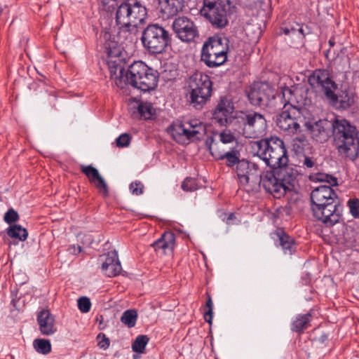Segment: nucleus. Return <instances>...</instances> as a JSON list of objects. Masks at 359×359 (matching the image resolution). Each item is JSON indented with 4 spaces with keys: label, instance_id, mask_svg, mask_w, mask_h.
Returning a JSON list of instances; mask_svg holds the SVG:
<instances>
[{
    "label": "nucleus",
    "instance_id": "nucleus-26",
    "mask_svg": "<svg viewBox=\"0 0 359 359\" xmlns=\"http://www.w3.org/2000/svg\"><path fill=\"white\" fill-rule=\"evenodd\" d=\"M158 10L163 18H168L181 11L183 8L182 0H158Z\"/></svg>",
    "mask_w": 359,
    "mask_h": 359
},
{
    "label": "nucleus",
    "instance_id": "nucleus-3",
    "mask_svg": "<svg viewBox=\"0 0 359 359\" xmlns=\"http://www.w3.org/2000/svg\"><path fill=\"white\" fill-rule=\"evenodd\" d=\"M296 179V171L291 168L270 169L261 174L259 181L266 191L280 198L292 189Z\"/></svg>",
    "mask_w": 359,
    "mask_h": 359
},
{
    "label": "nucleus",
    "instance_id": "nucleus-9",
    "mask_svg": "<svg viewBox=\"0 0 359 359\" xmlns=\"http://www.w3.org/2000/svg\"><path fill=\"white\" fill-rule=\"evenodd\" d=\"M228 40L226 38H210L203 46L201 61L209 67H216L223 65L227 59L229 50Z\"/></svg>",
    "mask_w": 359,
    "mask_h": 359
},
{
    "label": "nucleus",
    "instance_id": "nucleus-48",
    "mask_svg": "<svg viewBox=\"0 0 359 359\" xmlns=\"http://www.w3.org/2000/svg\"><path fill=\"white\" fill-rule=\"evenodd\" d=\"M69 252L73 255H78L82 251V248L80 245H72L68 249Z\"/></svg>",
    "mask_w": 359,
    "mask_h": 359
},
{
    "label": "nucleus",
    "instance_id": "nucleus-45",
    "mask_svg": "<svg viewBox=\"0 0 359 359\" xmlns=\"http://www.w3.org/2000/svg\"><path fill=\"white\" fill-rule=\"evenodd\" d=\"M229 4L238 5L243 7H251L255 3V0H228Z\"/></svg>",
    "mask_w": 359,
    "mask_h": 359
},
{
    "label": "nucleus",
    "instance_id": "nucleus-37",
    "mask_svg": "<svg viewBox=\"0 0 359 359\" xmlns=\"http://www.w3.org/2000/svg\"><path fill=\"white\" fill-rule=\"evenodd\" d=\"M310 179L314 182H327L332 186L337 184V179L325 173L318 172L313 174L310 176Z\"/></svg>",
    "mask_w": 359,
    "mask_h": 359
},
{
    "label": "nucleus",
    "instance_id": "nucleus-43",
    "mask_svg": "<svg viewBox=\"0 0 359 359\" xmlns=\"http://www.w3.org/2000/svg\"><path fill=\"white\" fill-rule=\"evenodd\" d=\"M143 184L140 182H132L130 185V190L133 194L139 196L143 192Z\"/></svg>",
    "mask_w": 359,
    "mask_h": 359
},
{
    "label": "nucleus",
    "instance_id": "nucleus-15",
    "mask_svg": "<svg viewBox=\"0 0 359 359\" xmlns=\"http://www.w3.org/2000/svg\"><path fill=\"white\" fill-rule=\"evenodd\" d=\"M308 81L313 89L323 92L327 98L334 97V90L336 88V85L330 79L327 71L316 69L309 76Z\"/></svg>",
    "mask_w": 359,
    "mask_h": 359
},
{
    "label": "nucleus",
    "instance_id": "nucleus-4",
    "mask_svg": "<svg viewBox=\"0 0 359 359\" xmlns=\"http://www.w3.org/2000/svg\"><path fill=\"white\" fill-rule=\"evenodd\" d=\"M147 11L137 0H126L118 6L116 13V23L118 29L130 34L145 23Z\"/></svg>",
    "mask_w": 359,
    "mask_h": 359
},
{
    "label": "nucleus",
    "instance_id": "nucleus-38",
    "mask_svg": "<svg viewBox=\"0 0 359 359\" xmlns=\"http://www.w3.org/2000/svg\"><path fill=\"white\" fill-rule=\"evenodd\" d=\"M182 189L185 191H194L197 190L198 186L196 179L191 177L186 178L182 184Z\"/></svg>",
    "mask_w": 359,
    "mask_h": 359
},
{
    "label": "nucleus",
    "instance_id": "nucleus-28",
    "mask_svg": "<svg viewBox=\"0 0 359 359\" xmlns=\"http://www.w3.org/2000/svg\"><path fill=\"white\" fill-rule=\"evenodd\" d=\"M155 114V109L149 102H140L135 110L132 112L134 118L144 120L151 119Z\"/></svg>",
    "mask_w": 359,
    "mask_h": 359
},
{
    "label": "nucleus",
    "instance_id": "nucleus-10",
    "mask_svg": "<svg viewBox=\"0 0 359 359\" xmlns=\"http://www.w3.org/2000/svg\"><path fill=\"white\" fill-rule=\"evenodd\" d=\"M188 88L191 103L196 108L201 107L211 96L212 81L209 76L196 72L189 77Z\"/></svg>",
    "mask_w": 359,
    "mask_h": 359
},
{
    "label": "nucleus",
    "instance_id": "nucleus-24",
    "mask_svg": "<svg viewBox=\"0 0 359 359\" xmlns=\"http://www.w3.org/2000/svg\"><path fill=\"white\" fill-rule=\"evenodd\" d=\"M250 168L251 169H254V163L245 160H241L237 165V176L240 184L243 187L256 184V175H255L252 172H250L251 174H249L248 177H245V175L248 170H250Z\"/></svg>",
    "mask_w": 359,
    "mask_h": 359
},
{
    "label": "nucleus",
    "instance_id": "nucleus-47",
    "mask_svg": "<svg viewBox=\"0 0 359 359\" xmlns=\"http://www.w3.org/2000/svg\"><path fill=\"white\" fill-rule=\"evenodd\" d=\"M250 172H252L255 175H256V183H257L261 175V172L257 163H254V169L250 168V170H248L246 172V174L245 175V177H248L249 174H251Z\"/></svg>",
    "mask_w": 359,
    "mask_h": 359
},
{
    "label": "nucleus",
    "instance_id": "nucleus-41",
    "mask_svg": "<svg viewBox=\"0 0 359 359\" xmlns=\"http://www.w3.org/2000/svg\"><path fill=\"white\" fill-rule=\"evenodd\" d=\"M212 301L210 296H208L207 302H206V307L208 310L204 313V318L206 322L211 323L212 319Z\"/></svg>",
    "mask_w": 359,
    "mask_h": 359
},
{
    "label": "nucleus",
    "instance_id": "nucleus-25",
    "mask_svg": "<svg viewBox=\"0 0 359 359\" xmlns=\"http://www.w3.org/2000/svg\"><path fill=\"white\" fill-rule=\"evenodd\" d=\"M37 321L43 334L51 335L56 332L54 317L48 310L40 311L37 316Z\"/></svg>",
    "mask_w": 359,
    "mask_h": 359
},
{
    "label": "nucleus",
    "instance_id": "nucleus-54",
    "mask_svg": "<svg viewBox=\"0 0 359 359\" xmlns=\"http://www.w3.org/2000/svg\"><path fill=\"white\" fill-rule=\"evenodd\" d=\"M299 32H301V33H303V29H302V28H300V29H299Z\"/></svg>",
    "mask_w": 359,
    "mask_h": 359
},
{
    "label": "nucleus",
    "instance_id": "nucleus-20",
    "mask_svg": "<svg viewBox=\"0 0 359 359\" xmlns=\"http://www.w3.org/2000/svg\"><path fill=\"white\" fill-rule=\"evenodd\" d=\"M209 150L211 154L217 160H226V164L232 167L241 161L238 150L231 148L229 151H225L224 148H219L218 142L212 141L209 144Z\"/></svg>",
    "mask_w": 359,
    "mask_h": 359
},
{
    "label": "nucleus",
    "instance_id": "nucleus-51",
    "mask_svg": "<svg viewBox=\"0 0 359 359\" xmlns=\"http://www.w3.org/2000/svg\"><path fill=\"white\" fill-rule=\"evenodd\" d=\"M122 79L123 77L121 76L119 78H116V86H118V87L121 88H123V81H122Z\"/></svg>",
    "mask_w": 359,
    "mask_h": 359
},
{
    "label": "nucleus",
    "instance_id": "nucleus-21",
    "mask_svg": "<svg viewBox=\"0 0 359 359\" xmlns=\"http://www.w3.org/2000/svg\"><path fill=\"white\" fill-rule=\"evenodd\" d=\"M103 263L102 270L109 277L118 275L121 271V265L118 260L117 252L114 250L101 257Z\"/></svg>",
    "mask_w": 359,
    "mask_h": 359
},
{
    "label": "nucleus",
    "instance_id": "nucleus-14",
    "mask_svg": "<svg viewBox=\"0 0 359 359\" xmlns=\"http://www.w3.org/2000/svg\"><path fill=\"white\" fill-rule=\"evenodd\" d=\"M229 4L221 0H204L201 13L215 27H224L228 24L227 9Z\"/></svg>",
    "mask_w": 359,
    "mask_h": 359
},
{
    "label": "nucleus",
    "instance_id": "nucleus-40",
    "mask_svg": "<svg viewBox=\"0 0 359 359\" xmlns=\"http://www.w3.org/2000/svg\"><path fill=\"white\" fill-rule=\"evenodd\" d=\"M347 204L353 217L355 218L359 217V200L357 198L350 199Z\"/></svg>",
    "mask_w": 359,
    "mask_h": 359
},
{
    "label": "nucleus",
    "instance_id": "nucleus-35",
    "mask_svg": "<svg viewBox=\"0 0 359 359\" xmlns=\"http://www.w3.org/2000/svg\"><path fill=\"white\" fill-rule=\"evenodd\" d=\"M35 350L41 354H48L51 351V344L49 340L36 339L33 342Z\"/></svg>",
    "mask_w": 359,
    "mask_h": 359
},
{
    "label": "nucleus",
    "instance_id": "nucleus-30",
    "mask_svg": "<svg viewBox=\"0 0 359 359\" xmlns=\"http://www.w3.org/2000/svg\"><path fill=\"white\" fill-rule=\"evenodd\" d=\"M311 316L309 313L298 315L292 324V330L296 332H302L310 325Z\"/></svg>",
    "mask_w": 359,
    "mask_h": 359
},
{
    "label": "nucleus",
    "instance_id": "nucleus-31",
    "mask_svg": "<svg viewBox=\"0 0 359 359\" xmlns=\"http://www.w3.org/2000/svg\"><path fill=\"white\" fill-rule=\"evenodd\" d=\"M7 234L11 238L21 241H25L28 236L27 229L18 224L11 225L9 228L7 229Z\"/></svg>",
    "mask_w": 359,
    "mask_h": 359
},
{
    "label": "nucleus",
    "instance_id": "nucleus-6",
    "mask_svg": "<svg viewBox=\"0 0 359 359\" xmlns=\"http://www.w3.org/2000/svg\"><path fill=\"white\" fill-rule=\"evenodd\" d=\"M265 117L257 112L240 111L233 121V130L246 138H259L266 134Z\"/></svg>",
    "mask_w": 359,
    "mask_h": 359
},
{
    "label": "nucleus",
    "instance_id": "nucleus-34",
    "mask_svg": "<svg viewBox=\"0 0 359 359\" xmlns=\"http://www.w3.org/2000/svg\"><path fill=\"white\" fill-rule=\"evenodd\" d=\"M137 319V313L135 310L130 309L123 312L121 320L128 327H133Z\"/></svg>",
    "mask_w": 359,
    "mask_h": 359
},
{
    "label": "nucleus",
    "instance_id": "nucleus-8",
    "mask_svg": "<svg viewBox=\"0 0 359 359\" xmlns=\"http://www.w3.org/2000/svg\"><path fill=\"white\" fill-rule=\"evenodd\" d=\"M283 104V111L277 116L276 125L280 130L289 135L295 134L300 131V125L304 126L306 115V109H300L292 104Z\"/></svg>",
    "mask_w": 359,
    "mask_h": 359
},
{
    "label": "nucleus",
    "instance_id": "nucleus-53",
    "mask_svg": "<svg viewBox=\"0 0 359 359\" xmlns=\"http://www.w3.org/2000/svg\"><path fill=\"white\" fill-rule=\"evenodd\" d=\"M284 33H285V34H289V30H288L287 29H285L284 30Z\"/></svg>",
    "mask_w": 359,
    "mask_h": 359
},
{
    "label": "nucleus",
    "instance_id": "nucleus-7",
    "mask_svg": "<svg viewBox=\"0 0 359 359\" xmlns=\"http://www.w3.org/2000/svg\"><path fill=\"white\" fill-rule=\"evenodd\" d=\"M126 79L131 86L144 92L154 89L158 82L156 71L142 61H136L129 67Z\"/></svg>",
    "mask_w": 359,
    "mask_h": 359
},
{
    "label": "nucleus",
    "instance_id": "nucleus-2",
    "mask_svg": "<svg viewBox=\"0 0 359 359\" xmlns=\"http://www.w3.org/2000/svg\"><path fill=\"white\" fill-rule=\"evenodd\" d=\"M334 142L339 153L354 161L359 153V139L356 128L345 119H337L332 124Z\"/></svg>",
    "mask_w": 359,
    "mask_h": 359
},
{
    "label": "nucleus",
    "instance_id": "nucleus-16",
    "mask_svg": "<svg viewBox=\"0 0 359 359\" xmlns=\"http://www.w3.org/2000/svg\"><path fill=\"white\" fill-rule=\"evenodd\" d=\"M304 126L311 137L318 142H325L330 136V124L327 120H316L311 115H306Z\"/></svg>",
    "mask_w": 359,
    "mask_h": 359
},
{
    "label": "nucleus",
    "instance_id": "nucleus-22",
    "mask_svg": "<svg viewBox=\"0 0 359 359\" xmlns=\"http://www.w3.org/2000/svg\"><path fill=\"white\" fill-rule=\"evenodd\" d=\"M123 32L120 30L119 36H116L110 31L105 29L100 35V40L109 57L118 56L120 53L118 46V40L121 39V34Z\"/></svg>",
    "mask_w": 359,
    "mask_h": 359
},
{
    "label": "nucleus",
    "instance_id": "nucleus-52",
    "mask_svg": "<svg viewBox=\"0 0 359 359\" xmlns=\"http://www.w3.org/2000/svg\"><path fill=\"white\" fill-rule=\"evenodd\" d=\"M233 216H234V215H233V214H230L227 219H228V220L231 219L233 218Z\"/></svg>",
    "mask_w": 359,
    "mask_h": 359
},
{
    "label": "nucleus",
    "instance_id": "nucleus-18",
    "mask_svg": "<svg viewBox=\"0 0 359 359\" xmlns=\"http://www.w3.org/2000/svg\"><path fill=\"white\" fill-rule=\"evenodd\" d=\"M234 105L231 100L227 98L221 99L214 113L213 119L220 126H230L233 129V121L236 115L233 116Z\"/></svg>",
    "mask_w": 359,
    "mask_h": 359
},
{
    "label": "nucleus",
    "instance_id": "nucleus-39",
    "mask_svg": "<svg viewBox=\"0 0 359 359\" xmlns=\"http://www.w3.org/2000/svg\"><path fill=\"white\" fill-rule=\"evenodd\" d=\"M77 304L79 309L82 313H88L91 307V303L88 297H82L79 298L77 300Z\"/></svg>",
    "mask_w": 359,
    "mask_h": 359
},
{
    "label": "nucleus",
    "instance_id": "nucleus-42",
    "mask_svg": "<svg viewBox=\"0 0 359 359\" xmlns=\"http://www.w3.org/2000/svg\"><path fill=\"white\" fill-rule=\"evenodd\" d=\"M18 218V212L13 209L8 210L4 215V221L9 224L17 222Z\"/></svg>",
    "mask_w": 359,
    "mask_h": 359
},
{
    "label": "nucleus",
    "instance_id": "nucleus-49",
    "mask_svg": "<svg viewBox=\"0 0 359 359\" xmlns=\"http://www.w3.org/2000/svg\"><path fill=\"white\" fill-rule=\"evenodd\" d=\"M304 165L307 168H312L314 165V162L311 158L305 157L304 160Z\"/></svg>",
    "mask_w": 359,
    "mask_h": 359
},
{
    "label": "nucleus",
    "instance_id": "nucleus-36",
    "mask_svg": "<svg viewBox=\"0 0 359 359\" xmlns=\"http://www.w3.org/2000/svg\"><path fill=\"white\" fill-rule=\"evenodd\" d=\"M149 341V338L146 335L138 336L132 344V348L134 352L142 353Z\"/></svg>",
    "mask_w": 359,
    "mask_h": 359
},
{
    "label": "nucleus",
    "instance_id": "nucleus-5",
    "mask_svg": "<svg viewBox=\"0 0 359 359\" xmlns=\"http://www.w3.org/2000/svg\"><path fill=\"white\" fill-rule=\"evenodd\" d=\"M257 156L273 169L288 168V156L284 142L276 137L256 142Z\"/></svg>",
    "mask_w": 359,
    "mask_h": 359
},
{
    "label": "nucleus",
    "instance_id": "nucleus-50",
    "mask_svg": "<svg viewBox=\"0 0 359 359\" xmlns=\"http://www.w3.org/2000/svg\"><path fill=\"white\" fill-rule=\"evenodd\" d=\"M109 342L108 339H104L99 342V346L103 348H107L109 346Z\"/></svg>",
    "mask_w": 359,
    "mask_h": 359
},
{
    "label": "nucleus",
    "instance_id": "nucleus-12",
    "mask_svg": "<svg viewBox=\"0 0 359 359\" xmlns=\"http://www.w3.org/2000/svg\"><path fill=\"white\" fill-rule=\"evenodd\" d=\"M168 131L176 142L184 143L186 140L200 139L206 129L205 125L197 119L185 122L177 120L170 126Z\"/></svg>",
    "mask_w": 359,
    "mask_h": 359
},
{
    "label": "nucleus",
    "instance_id": "nucleus-11",
    "mask_svg": "<svg viewBox=\"0 0 359 359\" xmlns=\"http://www.w3.org/2000/svg\"><path fill=\"white\" fill-rule=\"evenodd\" d=\"M144 48L152 54H159L165 51L170 42V35L167 30L157 24L147 27L141 37Z\"/></svg>",
    "mask_w": 359,
    "mask_h": 359
},
{
    "label": "nucleus",
    "instance_id": "nucleus-27",
    "mask_svg": "<svg viewBox=\"0 0 359 359\" xmlns=\"http://www.w3.org/2000/svg\"><path fill=\"white\" fill-rule=\"evenodd\" d=\"M175 242V234L170 231L164 232L161 237L155 241L152 246L156 251L162 250L163 254L172 252Z\"/></svg>",
    "mask_w": 359,
    "mask_h": 359
},
{
    "label": "nucleus",
    "instance_id": "nucleus-46",
    "mask_svg": "<svg viewBox=\"0 0 359 359\" xmlns=\"http://www.w3.org/2000/svg\"><path fill=\"white\" fill-rule=\"evenodd\" d=\"M100 4L103 6V9L107 12L111 11L116 5V0H99Z\"/></svg>",
    "mask_w": 359,
    "mask_h": 359
},
{
    "label": "nucleus",
    "instance_id": "nucleus-32",
    "mask_svg": "<svg viewBox=\"0 0 359 359\" xmlns=\"http://www.w3.org/2000/svg\"><path fill=\"white\" fill-rule=\"evenodd\" d=\"M332 101H337L340 104V107L346 109L351 107L354 103V98L352 93L343 90L339 95L334 93V97L329 98Z\"/></svg>",
    "mask_w": 359,
    "mask_h": 359
},
{
    "label": "nucleus",
    "instance_id": "nucleus-29",
    "mask_svg": "<svg viewBox=\"0 0 359 359\" xmlns=\"http://www.w3.org/2000/svg\"><path fill=\"white\" fill-rule=\"evenodd\" d=\"M212 141L218 142L219 148H222V144L236 143V137L229 129H224L219 133H217L214 135L213 137L208 138L207 140V144L209 145Z\"/></svg>",
    "mask_w": 359,
    "mask_h": 359
},
{
    "label": "nucleus",
    "instance_id": "nucleus-23",
    "mask_svg": "<svg viewBox=\"0 0 359 359\" xmlns=\"http://www.w3.org/2000/svg\"><path fill=\"white\" fill-rule=\"evenodd\" d=\"M81 170L89 179L91 183H93L97 189L103 194L107 195L108 193L107 185L100 175L98 170L92 165H81Z\"/></svg>",
    "mask_w": 359,
    "mask_h": 359
},
{
    "label": "nucleus",
    "instance_id": "nucleus-13",
    "mask_svg": "<svg viewBox=\"0 0 359 359\" xmlns=\"http://www.w3.org/2000/svg\"><path fill=\"white\" fill-rule=\"evenodd\" d=\"M313 92L310 91L305 85H298L292 89L288 87H281L280 91L276 95H272L273 100H278L280 103L292 104L300 109L303 106L311 104Z\"/></svg>",
    "mask_w": 359,
    "mask_h": 359
},
{
    "label": "nucleus",
    "instance_id": "nucleus-19",
    "mask_svg": "<svg viewBox=\"0 0 359 359\" xmlns=\"http://www.w3.org/2000/svg\"><path fill=\"white\" fill-rule=\"evenodd\" d=\"M273 90L268 85L264 83H256L252 86L247 92V95L250 103L255 106L269 104V96Z\"/></svg>",
    "mask_w": 359,
    "mask_h": 359
},
{
    "label": "nucleus",
    "instance_id": "nucleus-44",
    "mask_svg": "<svg viewBox=\"0 0 359 359\" xmlns=\"http://www.w3.org/2000/svg\"><path fill=\"white\" fill-rule=\"evenodd\" d=\"M130 137L126 133L121 135L116 140V144L119 147H127L130 144Z\"/></svg>",
    "mask_w": 359,
    "mask_h": 359
},
{
    "label": "nucleus",
    "instance_id": "nucleus-1",
    "mask_svg": "<svg viewBox=\"0 0 359 359\" xmlns=\"http://www.w3.org/2000/svg\"><path fill=\"white\" fill-rule=\"evenodd\" d=\"M337 198V195L330 186L321 185L311 191L313 216L327 226H332L341 219V210Z\"/></svg>",
    "mask_w": 359,
    "mask_h": 359
},
{
    "label": "nucleus",
    "instance_id": "nucleus-17",
    "mask_svg": "<svg viewBox=\"0 0 359 359\" xmlns=\"http://www.w3.org/2000/svg\"><path fill=\"white\" fill-rule=\"evenodd\" d=\"M172 27L177 37L182 41L190 42L198 36L196 26L194 22L187 17H179L176 18Z\"/></svg>",
    "mask_w": 359,
    "mask_h": 359
},
{
    "label": "nucleus",
    "instance_id": "nucleus-33",
    "mask_svg": "<svg viewBox=\"0 0 359 359\" xmlns=\"http://www.w3.org/2000/svg\"><path fill=\"white\" fill-rule=\"evenodd\" d=\"M280 245L285 254L292 255L294 251L293 239L285 233L278 234Z\"/></svg>",
    "mask_w": 359,
    "mask_h": 359
}]
</instances>
